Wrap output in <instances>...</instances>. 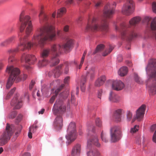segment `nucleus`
<instances>
[{
  "label": "nucleus",
  "mask_w": 156,
  "mask_h": 156,
  "mask_svg": "<svg viewBox=\"0 0 156 156\" xmlns=\"http://www.w3.org/2000/svg\"><path fill=\"white\" fill-rule=\"evenodd\" d=\"M139 126L137 125L135 126L133 128H131L130 130V133H136L138 130Z\"/></svg>",
  "instance_id": "nucleus-40"
},
{
  "label": "nucleus",
  "mask_w": 156,
  "mask_h": 156,
  "mask_svg": "<svg viewBox=\"0 0 156 156\" xmlns=\"http://www.w3.org/2000/svg\"><path fill=\"white\" fill-rule=\"evenodd\" d=\"M99 154V152L93 147L87 152V156H96Z\"/></svg>",
  "instance_id": "nucleus-26"
},
{
  "label": "nucleus",
  "mask_w": 156,
  "mask_h": 156,
  "mask_svg": "<svg viewBox=\"0 0 156 156\" xmlns=\"http://www.w3.org/2000/svg\"><path fill=\"white\" fill-rule=\"evenodd\" d=\"M95 68L94 67H92L89 72L87 73L90 75V78L91 79H92L93 78L95 75Z\"/></svg>",
  "instance_id": "nucleus-32"
},
{
  "label": "nucleus",
  "mask_w": 156,
  "mask_h": 156,
  "mask_svg": "<svg viewBox=\"0 0 156 156\" xmlns=\"http://www.w3.org/2000/svg\"><path fill=\"white\" fill-rule=\"evenodd\" d=\"M44 109H42L41 110V111H39L38 112V113H39V114H43L44 111Z\"/></svg>",
  "instance_id": "nucleus-62"
},
{
  "label": "nucleus",
  "mask_w": 156,
  "mask_h": 156,
  "mask_svg": "<svg viewBox=\"0 0 156 156\" xmlns=\"http://www.w3.org/2000/svg\"><path fill=\"white\" fill-rule=\"evenodd\" d=\"M40 22L41 23L46 22L48 20L47 16L43 10V7H42L39 16Z\"/></svg>",
  "instance_id": "nucleus-22"
},
{
  "label": "nucleus",
  "mask_w": 156,
  "mask_h": 156,
  "mask_svg": "<svg viewBox=\"0 0 156 156\" xmlns=\"http://www.w3.org/2000/svg\"><path fill=\"white\" fill-rule=\"evenodd\" d=\"M141 137L140 135L137 136L136 139V143L138 144H140L141 142Z\"/></svg>",
  "instance_id": "nucleus-48"
},
{
  "label": "nucleus",
  "mask_w": 156,
  "mask_h": 156,
  "mask_svg": "<svg viewBox=\"0 0 156 156\" xmlns=\"http://www.w3.org/2000/svg\"><path fill=\"white\" fill-rule=\"evenodd\" d=\"M16 89V87L13 88L7 94L6 98V99H9L10 96H11L14 91H15Z\"/></svg>",
  "instance_id": "nucleus-39"
},
{
  "label": "nucleus",
  "mask_w": 156,
  "mask_h": 156,
  "mask_svg": "<svg viewBox=\"0 0 156 156\" xmlns=\"http://www.w3.org/2000/svg\"><path fill=\"white\" fill-rule=\"evenodd\" d=\"M140 18L139 17H135L129 21V24L131 26H135L140 21Z\"/></svg>",
  "instance_id": "nucleus-29"
},
{
  "label": "nucleus",
  "mask_w": 156,
  "mask_h": 156,
  "mask_svg": "<svg viewBox=\"0 0 156 156\" xmlns=\"http://www.w3.org/2000/svg\"><path fill=\"white\" fill-rule=\"evenodd\" d=\"M66 9L65 8H62L58 10L57 14V17H59L61 16L63 14L66 12Z\"/></svg>",
  "instance_id": "nucleus-31"
},
{
  "label": "nucleus",
  "mask_w": 156,
  "mask_h": 156,
  "mask_svg": "<svg viewBox=\"0 0 156 156\" xmlns=\"http://www.w3.org/2000/svg\"><path fill=\"white\" fill-rule=\"evenodd\" d=\"M152 8L153 11L156 13V2H153L152 4Z\"/></svg>",
  "instance_id": "nucleus-51"
},
{
  "label": "nucleus",
  "mask_w": 156,
  "mask_h": 156,
  "mask_svg": "<svg viewBox=\"0 0 156 156\" xmlns=\"http://www.w3.org/2000/svg\"><path fill=\"white\" fill-rule=\"evenodd\" d=\"M134 79L135 81L138 83L141 84L143 83L141 78L136 73L134 74Z\"/></svg>",
  "instance_id": "nucleus-34"
},
{
  "label": "nucleus",
  "mask_w": 156,
  "mask_h": 156,
  "mask_svg": "<svg viewBox=\"0 0 156 156\" xmlns=\"http://www.w3.org/2000/svg\"><path fill=\"white\" fill-rule=\"evenodd\" d=\"M113 48L112 47L110 46L109 49V50L108 51L107 50H106L105 52H104L103 54L102 55L104 56H105L107 55L108 54L110 53L112 50L113 49Z\"/></svg>",
  "instance_id": "nucleus-42"
},
{
  "label": "nucleus",
  "mask_w": 156,
  "mask_h": 156,
  "mask_svg": "<svg viewBox=\"0 0 156 156\" xmlns=\"http://www.w3.org/2000/svg\"><path fill=\"white\" fill-rule=\"evenodd\" d=\"M7 72L10 73V75L6 85V88L7 89L9 88L16 78V82H18L20 80H24L27 78V76L23 74L20 77H17L20 74V71L17 68H14L13 66H7L6 70Z\"/></svg>",
  "instance_id": "nucleus-5"
},
{
  "label": "nucleus",
  "mask_w": 156,
  "mask_h": 156,
  "mask_svg": "<svg viewBox=\"0 0 156 156\" xmlns=\"http://www.w3.org/2000/svg\"><path fill=\"white\" fill-rule=\"evenodd\" d=\"M30 19L28 16H24L23 12L20 14V21L21 24L18 35L20 44L16 48L8 50L7 52L9 54H13L18 52L19 50L23 51L26 49H30L33 45L37 44L43 46L46 40H55L56 34L54 27L48 25L40 28L37 31L36 35L32 38V42H27L28 36L32 30V26Z\"/></svg>",
  "instance_id": "nucleus-1"
},
{
  "label": "nucleus",
  "mask_w": 156,
  "mask_h": 156,
  "mask_svg": "<svg viewBox=\"0 0 156 156\" xmlns=\"http://www.w3.org/2000/svg\"><path fill=\"white\" fill-rule=\"evenodd\" d=\"M82 0H78V1L77 2L78 4H79V2L82 1ZM73 3V0H67L66 2V5L67 6H69L70 5H71Z\"/></svg>",
  "instance_id": "nucleus-47"
},
{
  "label": "nucleus",
  "mask_w": 156,
  "mask_h": 156,
  "mask_svg": "<svg viewBox=\"0 0 156 156\" xmlns=\"http://www.w3.org/2000/svg\"><path fill=\"white\" fill-rule=\"evenodd\" d=\"M62 66V65L59 66L54 70L53 73L54 74L55 77L57 78L60 76L61 73V69Z\"/></svg>",
  "instance_id": "nucleus-30"
},
{
  "label": "nucleus",
  "mask_w": 156,
  "mask_h": 156,
  "mask_svg": "<svg viewBox=\"0 0 156 156\" xmlns=\"http://www.w3.org/2000/svg\"><path fill=\"white\" fill-rule=\"evenodd\" d=\"M15 60V58L13 56L10 55L9 57L8 58V62L10 63L11 62Z\"/></svg>",
  "instance_id": "nucleus-50"
},
{
  "label": "nucleus",
  "mask_w": 156,
  "mask_h": 156,
  "mask_svg": "<svg viewBox=\"0 0 156 156\" xmlns=\"http://www.w3.org/2000/svg\"><path fill=\"white\" fill-rule=\"evenodd\" d=\"M37 127L36 126H34V125L30 126L29 128V131L34 133H35L37 129Z\"/></svg>",
  "instance_id": "nucleus-45"
},
{
  "label": "nucleus",
  "mask_w": 156,
  "mask_h": 156,
  "mask_svg": "<svg viewBox=\"0 0 156 156\" xmlns=\"http://www.w3.org/2000/svg\"><path fill=\"white\" fill-rule=\"evenodd\" d=\"M109 100L111 102L117 103L119 101L120 98L118 95L111 92L109 94Z\"/></svg>",
  "instance_id": "nucleus-21"
},
{
  "label": "nucleus",
  "mask_w": 156,
  "mask_h": 156,
  "mask_svg": "<svg viewBox=\"0 0 156 156\" xmlns=\"http://www.w3.org/2000/svg\"><path fill=\"white\" fill-rule=\"evenodd\" d=\"M10 105L14 109H20L22 106V100L18 95H16L12 100Z\"/></svg>",
  "instance_id": "nucleus-14"
},
{
  "label": "nucleus",
  "mask_w": 156,
  "mask_h": 156,
  "mask_svg": "<svg viewBox=\"0 0 156 156\" xmlns=\"http://www.w3.org/2000/svg\"><path fill=\"white\" fill-rule=\"evenodd\" d=\"M126 115L127 120L129 121H130L133 117L132 112L129 111H127L126 112Z\"/></svg>",
  "instance_id": "nucleus-36"
},
{
  "label": "nucleus",
  "mask_w": 156,
  "mask_h": 156,
  "mask_svg": "<svg viewBox=\"0 0 156 156\" xmlns=\"http://www.w3.org/2000/svg\"><path fill=\"white\" fill-rule=\"evenodd\" d=\"M73 39L68 38L66 42L61 45L60 44H54L51 46V53L52 54L50 62L52 66L58 64L59 62V60L58 57L61 54L62 50L64 51H68L73 48Z\"/></svg>",
  "instance_id": "nucleus-3"
},
{
  "label": "nucleus",
  "mask_w": 156,
  "mask_h": 156,
  "mask_svg": "<svg viewBox=\"0 0 156 156\" xmlns=\"http://www.w3.org/2000/svg\"><path fill=\"white\" fill-rule=\"evenodd\" d=\"M66 110V107L63 104L62 100H56L53 106L52 110L55 115H61L63 114Z\"/></svg>",
  "instance_id": "nucleus-11"
},
{
  "label": "nucleus",
  "mask_w": 156,
  "mask_h": 156,
  "mask_svg": "<svg viewBox=\"0 0 156 156\" xmlns=\"http://www.w3.org/2000/svg\"><path fill=\"white\" fill-rule=\"evenodd\" d=\"M76 124L74 122H70L68 126L67 130V134L66 137L69 143L74 141L76 137Z\"/></svg>",
  "instance_id": "nucleus-8"
},
{
  "label": "nucleus",
  "mask_w": 156,
  "mask_h": 156,
  "mask_svg": "<svg viewBox=\"0 0 156 156\" xmlns=\"http://www.w3.org/2000/svg\"><path fill=\"white\" fill-rule=\"evenodd\" d=\"M156 128V124L152 125L151 127V130L152 131H154Z\"/></svg>",
  "instance_id": "nucleus-57"
},
{
  "label": "nucleus",
  "mask_w": 156,
  "mask_h": 156,
  "mask_svg": "<svg viewBox=\"0 0 156 156\" xmlns=\"http://www.w3.org/2000/svg\"><path fill=\"white\" fill-rule=\"evenodd\" d=\"M14 131L13 126L7 123L4 131L0 136V146L5 145L11 138Z\"/></svg>",
  "instance_id": "nucleus-7"
},
{
  "label": "nucleus",
  "mask_w": 156,
  "mask_h": 156,
  "mask_svg": "<svg viewBox=\"0 0 156 156\" xmlns=\"http://www.w3.org/2000/svg\"><path fill=\"white\" fill-rule=\"evenodd\" d=\"M134 3L132 0H127L122 9V13L126 15H129L133 12Z\"/></svg>",
  "instance_id": "nucleus-12"
},
{
  "label": "nucleus",
  "mask_w": 156,
  "mask_h": 156,
  "mask_svg": "<svg viewBox=\"0 0 156 156\" xmlns=\"http://www.w3.org/2000/svg\"><path fill=\"white\" fill-rule=\"evenodd\" d=\"M110 136L112 142H115L119 140L122 137V132L120 127L114 126L110 129Z\"/></svg>",
  "instance_id": "nucleus-10"
},
{
  "label": "nucleus",
  "mask_w": 156,
  "mask_h": 156,
  "mask_svg": "<svg viewBox=\"0 0 156 156\" xmlns=\"http://www.w3.org/2000/svg\"><path fill=\"white\" fill-rule=\"evenodd\" d=\"M16 112L15 111H13L9 114V117L10 118L13 119L16 116Z\"/></svg>",
  "instance_id": "nucleus-41"
},
{
  "label": "nucleus",
  "mask_w": 156,
  "mask_h": 156,
  "mask_svg": "<svg viewBox=\"0 0 156 156\" xmlns=\"http://www.w3.org/2000/svg\"><path fill=\"white\" fill-rule=\"evenodd\" d=\"M127 68L126 67L123 66L119 70L118 73L120 76H123L127 74Z\"/></svg>",
  "instance_id": "nucleus-28"
},
{
  "label": "nucleus",
  "mask_w": 156,
  "mask_h": 156,
  "mask_svg": "<svg viewBox=\"0 0 156 156\" xmlns=\"http://www.w3.org/2000/svg\"><path fill=\"white\" fill-rule=\"evenodd\" d=\"M63 125V120L61 115H58L55 119L54 122V126L57 130L60 129Z\"/></svg>",
  "instance_id": "nucleus-17"
},
{
  "label": "nucleus",
  "mask_w": 156,
  "mask_h": 156,
  "mask_svg": "<svg viewBox=\"0 0 156 156\" xmlns=\"http://www.w3.org/2000/svg\"><path fill=\"white\" fill-rule=\"evenodd\" d=\"M16 39V37L15 36H12L9 37L6 39L4 41L1 42L0 44V46L1 47H5L13 43Z\"/></svg>",
  "instance_id": "nucleus-20"
},
{
  "label": "nucleus",
  "mask_w": 156,
  "mask_h": 156,
  "mask_svg": "<svg viewBox=\"0 0 156 156\" xmlns=\"http://www.w3.org/2000/svg\"><path fill=\"white\" fill-rule=\"evenodd\" d=\"M112 87L113 90H120L123 89L124 84L122 81L119 80L113 81L112 82Z\"/></svg>",
  "instance_id": "nucleus-18"
},
{
  "label": "nucleus",
  "mask_w": 156,
  "mask_h": 156,
  "mask_svg": "<svg viewBox=\"0 0 156 156\" xmlns=\"http://www.w3.org/2000/svg\"><path fill=\"white\" fill-rule=\"evenodd\" d=\"M69 30V27L67 26L66 25L65 26L64 28V30L65 32H67Z\"/></svg>",
  "instance_id": "nucleus-59"
},
{
  "label": "nucleus",
  "mask_w": 156,
  "mask_h": 156,
  "mask_svg": "<svg viewBox=\"0 0 156 156\" xmlns=\"http://www.w3.org/2000/svg\"><path fill=\"white\" fill-rule=\"evenodd\" d=\"M103 91L102 90H98L97 93V97L98 98L101 99Z\"/></svg>",
  "instance_id": "nucleus-49"
},
{
  "label": "nucleus",
  "mask_w": 156,
  "mask_h": 156,
  "mask_svg": "<svg viewBox=\"0 0 156 156\" xmlns=\"http://www.w3.org/2000/svg\"><path fill=\"white\" fill-rule=\"evenodd\" d=\"M114 13V9L112 5L108 3L105 5L103 10L104 18L100 23H98L96 18H94L88 21L85 31L101 30L107 32L108 29V22L107 18H110Z\"/></svg>",
  "instance_id": "nucleus-2"
},
{
  "label": "nucleus",
  "mask_w": 156,
  "mask_h": 156,
  "mask_svg": "<svg viewBox=\"0 0 156 156\" xmlns=\"http://www.w3.org/2000/svg\"><path fill=\"white\" fill-rule=\"evenodd\" d=\"M124 113V111L122 109H119L115 112L113 118L117 122H119L121 121V115Z\"/></svg>",
  "instance_id": "nucleus-19"
},
{
  "label": "nucleus",
  "mask_w": 156,
  "mask_h": 156,
  "mask_svg": "<svg viewBox=\"0 0 156 156\" xmlns=\"http://www.w3.org/2000/svg\"><path fill=\"white\" fill-rule=\"evenodd\" d=\"M105 46L103 44H100L98 45L95 51L94 52V54L96 53L102 51L104 49Z\"/></svg>",
  "instance_id": "nucleus-33"
},
{
  "label": "nucleus",
  "mask_w": 156,
  "mask_h": 156,
  "mask_svg": "<svg viewBox=\"0 0 156 156\" xmlns=\"http://www.w3.org/2000/svg\"><path fill=\"white\" fill-rule=\"evenodd\" d=\"M101 139L103 141L105 142H108V140L106 138V135L104 134L103 132L101 133Z\"/></svg>",
  "instance_id": "nucleus-44"
},
{
  "label": "nucleus",
  "mask_w": 156,
  "mask_h": 156,
  "mask_svg": "<svg viewBox=\"0 0 156 156\" xmlns=\"http://www.w3.org/2000/svg\"><path fill=\"white\" fill-rule=\"evenodd\" d=\"M64 86V84H62L59 88H58L55 90V94L52 96L50 100V103H53L58 92L62 89Z\"/></svg>",
  "instance_id": "nucleus-27"
},
{
  "label": "nucleus",
  "mask_w": 156,
  "mask_h": 156,
  "mask_svg": "<svg viewBox=\"0 0 156 156\" xmlns=\"http://www.w3.org/2000/svg\"><path fill=\"white\" fill-rule=\"evenodd\" d=\"M36 58L34 55L24 53L21 57V60L22 62L25 61L26 62L29 64H32L36 60Z\"/></svg>",
  "instance_id": "nucleus-15"
},
{
  "label": "nucleus",
  "mask_w": 156,
  "mask_h": 156,
  "mask_svg": "<svg viewBox=\"0 0 156 156\" xmlns=\"http://www.w3.org/2000/svg\"><path fill=\"white\" fill-rule=\"evenodd\" d=\"M115 29L116 31L120 32L122 39H126L128 41L131 40L137 36L133 28H128L124 23L121 24L120 27L116 25Z\"/></svg>",
  "instance_id": "nucleus-6"
},
{
  "label": "nucleus",
  "mask_w": 156,
  "mask_h": 156,
  "mask_svg": "<svg viewBox=\"0 0 156 156\" xmlns=\"http://www.w3.org/2000/svg\"><path fill=\"white\" fill-rule=\"evenodd\" d=\"M94 4L96 8L100 7L102 5V0H97L95 2Z\"/></svg>",
  "instance_id": "nucleus-35"
},
{
  "label": "nucleus",
  "mask_w": 156,
  "mask_h": 156,
  "mask_svg": "<svg viewBox=\"0 0 156 156\" xmlns=\"http://www.w3.org/2000/svg\"><path fill=\"white\" fill-rule=\"evenodd\" d=\"M153 20H152L151 18L149 17H146L144 18L143 22L144 23H146L147 24H148L150 23L151 21V22Z\"/></svg>",
  "instance_id": "nucleus-43"
},
{
  "label": "nucleus",
  "mask_w": 156,
  "mask_h": 156,
  "mask_svg": "<svg viewBox=\"0 0 156 156\" xmlns=\"http://www.w3.org/2000/svg\"><path fill=\"white\" fill-rule=\"evenodd\" d=\"M146 71L150 78L147 83V87L150 94H156V61L151 60L148 63Z\"/></svg>",
  "instance_id": "nucleus-4"
},
{
  "label": "nucleus",
  "mask_w": 156,
  "mask_h": 156,
  "mask_svg": "<svg viewBox=\"0 0 156 156\" xmlns=\"http://www.w3.org/2000/svg\"><path fill=\"white\" fill-rule=\"evenodd\" d=\"M80 152V144H77L73 147L72 152V156H76L78 155Z\"/></svg>",
  "instance_id": "nucleus-23"
},
{
  "label": "nucleus",
  "mask_w": 156,
  "mask_h": 156,
  "mask_svg": "<svg viewBox=\"0 0 156 156\" xmlns=\"http://www.w3.org/2000/svg\"><path fill=\"white\" fill-rule=\"evenodd\" d=\"M21 117H22V116L21 115H20L17 117V120H18V122H19L20 121Z\"/></svg>",
  "instance_id": "nucleus-64"
},
{
  "label": "nucleus",
  "mask_w": 156,
  "mask_h": 156,
  "mask_svg": "<svg viewBox=\"0 0 156 156\" xmlns=\"http://www.w3.org/2000/svg\"><path fill=\"white\" fill-rule=\"evenodd\" d=\"M106 80L105 76H102L99 77L95 81V85L96 87H100L103 84Z\"/></svg>",
  "instance_id": "nucleus-24"
},
{
  "label": "nucleus",
  "mask_w": 156,
  "mask_h": 156,
  "mask_svg": "<svg viewBox=\"0 0 156 156\" xmlns=\"http://www.w3.org/2000/svg\"><path fill=\"white\" fill-rule=\"evenodd\" d=\"M23 156H31V155L30 153L27 152L24 153Z\"/></svg>",
  "instance_id": "nucleus-63"
},
{
  "label": "nucleus",
  "mask_w": 156,
  "mask_h": 156,
  "mask_svg": "<svg viewBox=\"0 0 156 156\" xmlns=\"http://www.w3.org/2000/svg\"><path fill=\"white\" fill-rule=\"evenodd\" d=\"M88 133H87V138L90 137V138L87 140V145L88 147L91 144H94L98 147H99L100 144L98 143V140L96 135L91 134L94 133L95 130V127L91 126L88 128Z\"/></svg>",
  "instance_id": "nucleus-9"
},
{
  "label": "nucleus",
  "mask_w": 156,
  "mask_h": 156,
  "mask_svg": "<svg viewBox=\"0 0 156 156\" xmlns=\"http://www.w3.org/2000/svg\"><path fill=\"white\" fill-rule=\"evenodd\" d=\"M152 140L153 142L156 143V129L152 137Z\"/></svg>",
  "instance_id": "nucleus-53"
},
{
  "label": "nucleus",
  "mask_w": 156,
  "mask_h": 156,
  "mask_svg": "<svg viewBox=\"0 0 156 156\" xmlns=\"http://www.w3.org/2000/svg\"><path fill=\"white\" fill-rule=\"evenodd\" d=\"M70 77L69 76L66 77L64 79V83L65 84H68L69 81Z\"/></svg>",
  "instance_id": "nucleus-55"
},
{
  "label": "nucleus",
  "mask_w": 156,
  "mask_h": 156,
  "mask_svg": "<svg viewBox=\"0 0 156 156\" xmlns=\"http://www.w3.org/2000/svg\"><path fill=\"white\" fill-rule=\"evenodd\" d=\"M69 68H68V66H66L65 67V70H64L65 73L66 74L68 73V72H69Z\"/></svg>",
  "instance_id": "nucleus-58"
},
{
  "label": "nucleus",
  "mask_w": 156,
  "mask_h": 156,
  "mask_svg": "<svg viewBox=\"0 0 156 156\" xmlns=\"http://www.w3.org/2000/svg\"><path fill=\"white\" fill-rule=\"evenodd\" d=\"M64 94V93H63L60 94L59 95L60 96V98H61V99L62 98L64 99L66 98L67 97L68 95V93L67 92L66 94V95L65 96L63 95Z\"/></svg>",
  "instance_id": "nucleus-52"
},
{
  "label": "nucleus",
  "mask_w": 156,
  "mask_h": 156,
  "mask_svg": "<svg viewBox=\"0 0 156 156\" xmlns=\"http://www.w3.org/2000/svg\"><path fill=\"white\" fill-rule=\"evenodd\" d=\"M83 81L82 80L81 82L80 88L81 91L82 92H84L85 90V87L84 85L85 82L86 81V78H84L83 79Z\"/></svg>",
  "instance_id": "nucleus-37"
},
{
  "label": "nucleus",
  "mask_w": 156,
  "mask_h": 156,
  "mask_svg": "<svg viewBox=\"0 0 156 156\" xmlns=\"http://www.w3.org/2000/svg\"><path fill=\"white\" fill-rule=\"evenodd\" d=\"M35 83V82L33 80L31 81V83H30V84L29 87V89L30 90L32 89V88L33 87V86L34 85Z\"/></svg>",
  "instance_id": "nucleus-54"
},
{
  "label": "nucleus",
  "mask_w": 156,
  "mask_h": 156,
  "mask_svg": "<svg viewBox=\"0 0 156 156\" xmlns=\"http://www.w3.org/2000/svg\"><path fill=\"white\" fill-rule=\"evenodd\" d=\"M71 101L72 103L74 104L75 101V98L74 95L72 94L71 95Z\"/></svg>",
  "instance_id": "nucleus-56"
},
{
  "label": "nucleus",
  "mask_w": 156,
  "mask_h": 156,
  "mask_svg": "<svg viewBox=\"0 0 156 156\" xmlns=\"http://www.w3.org/2000/svg\"><path fill=\"white\" fill-rule=\"evenodd\" d=\"M33 133L29 131L28 136L30 138H31L32 137V133Z\"/></svg>",
  "instance_id": "nucleus-60"
},
{
  "label": "nucleus",
  "mask_w": 156,
  "mask_h": 156,
  "mask_svg": "<svg viewBox=\"0 0 156 156\" xmlns=\"http://www.w3.org/2000/svg\"><path fill=\"white\" fill-rule=\"evenodd\" d=\"M151 30L153 31V34L156 40V17L153 20L151 23Z\"/></svg>",
  "instance_id": "nucleus-25"
},
{
  "label": "nucleus",
  "mask_w": 156,
  "mask_h": 156,
  "mask_svg": "<svg viewBox=\"0 0 156 156\" xmlns=\"http://www.w3.org/2000/svg\"><path fill=\"white\" fill-rule=\"evenodd\" d=\"M3 66V63L2 62H0V70L2 69Z\"/></svg>",
  "instance_id": "nucleus-61"
},
{
  "label": "nucleus",
  "mask_w": 156,
  "mask_h": 156,
  "mask_svg": "<svg viewBox=\"0 0 156 156\" xmlns=\"http://www.w3.org/2000/svg\"><path fill=\"white\" fill-rule=\"evenodd\" d=\"M96 126L98 127H101L102 126V122L99 118H98L96 119Z\"/></svg>",
  "instance_id": "nucleus-46"
},
{
  "label": "nucleus",
  "mask_w": 156,
  "mask_h": 156,
  "mask_svg": "<svg viewBox=\"0 0 156 156\" xmlns=\"http://www.w3.org/2000/svg\"><path fill=\"white\" fill-rule=\"evenodd\" d=\"M51 50L50 48H47L43 49L41 54V56L43 59L39 61L38 65L39 66H45L48 63V61L45 58L48 56Z\"/></svg>",
  "instance_id": "nucleus-13"
},
{
  "label": "nucleus",
  "mask_w": 156,
  "mask_h": 156,
  "mask_svg": "<svg viewBox=\"0 0 156 156\" xmlns=\"http://www.w3.org/2000/svg\"><path fill=\"white\" fill-rule=\"evenodd\" d=\"M146 108V106L144 105H143L136 111V119L138 121H140L142 119Z\"/></svg>",
  "instance_id": "nucleus-16"
},
{
  "label": "nucleus",
  "mask_w": 156,
  "mask_h": 156,
  "mask_svg": "<svg viewBox=\"0 0 156 156\" xmlns=\"http://www.w3.org/2000/svg\"><path fill=\"white\" fill-rule=\"evenodd\" d=\"M16 89V87L13 88L7 94L6 98V99H9L10 96H11L14 91H15Z\"/></svg>",
  "instance_id": "nucleus-38"
}]
</instances>
